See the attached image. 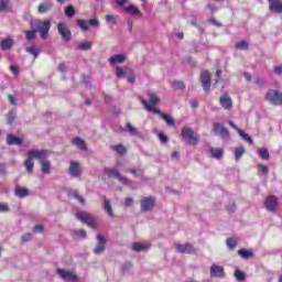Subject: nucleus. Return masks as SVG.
<instances>
[{
  "instance_id": "864d4df0",
  "label": "nucleus",
  "mask_w": 282,
  "mask_h": 282,
  "mask_svg": "<svg viewBox=\"0 0 282 282\" xmlns=\"http://www.w3.org/2000/svg\"><path fill=\"white\" fill-rule=\"evenodd\" d=\"M105 19H106V22L111 23L112 25H116V23H118V21L116 20V17L111 14H107Z\"/></svg>"
},
{
  "instance_id": "4be33fe9",
  "label": "nucleus",
  "mask_w": 282,
  "mask_h": 282,
  "mask_svg": "<svg viewBox=\"0 0 282 282\" xmlns=\"http://www.w3.org/2000/svg\"><path fill=\"white\" fill-rule=\"evenodd\" d=\"M269 10L275 14H282V2L279 0L271 1L269 4Z\"/></svg>"
},
{
  "instance_id": "680f3d73",
  "label": "nucleus",
  "mask_w": 282,
  "mask_h": 282,
  "mask_svg": "<svg viewBox=\"0 0 282 282\" xmlns=\"http://www.w3.org/2000/svg\"><path fill=\"white\" fill-rule=\"evenodd\" d=\"M209 23H212V25H216V28H221V22L217 21L216 19H210Z\"/></svg>"
},
{
  "instance_id": "c03bdc74",
  "label": "nucleus",
  "mask_w": 282,
  "mask_h": 282,
  "mask_svg": "<svg viewBox=\"0 0 282 282\" xmlns=\"http://www.w3.org/2000/svg\"><path fill=\"white\" fill-rule=\"evenodd\" d=\"M76 14V9H74V7L68 6L65 9V15L68 17V19L74 18V15Z\"/></svg>"
},
{
  "instance_id": "f03ea898",
  "label": "nucleus",
  "mask_w": 282,
  "mask_h": 282,
  "mask_svg": "<svg viewBox=\"0 0 282 282\" xmlns=\"http://www.w3.org/2000/svg\"><path fill=\"white\" fill-rule=\"evenodd\" d=\"M181 135L187 144H193L196 147V144L199 143V135L195 134V131L188 127H184L181 130Z\"/></svg>"
},
{
  "instance_id": "0e129e2a",
  "label": "nucleus",
  "mask_w": 282,
  "mask_h": 282,
  "mask_svg": "<svg viewBox=\"0 0 282 282\" xmlns=\"http://www.w3.org/2000/svg\"><path fill=\"white\" fill-rule=\"evenodd\" d=\"M78 191H70L68 192V197H74V199L78 198Z\"/></svg>"
},
{
  "instance_id": "5fc2aeb1",
  "label": "nucleus",
  "mask_w": 282,
  "mask_h": 282,
  "mask_svg": "<svg viewBox=\"0 0 282 282\" xmlns=\"http://www.w3.org/2000/svg\"><path fill=\"white\" fill-rule=\"evenodd\" d=\"M133 268V264L131 262H126L121 265V272H129Z\"/></svg>"
},
{
  "instance_id": "423d86ee",
  "label": "nucleus",
  "mask_w": 282,
  "mask_h": 282,
  "mask_svg": "<svg viewBox=\"0 0 282 282\" xmlns=\"http://www.w3.org/2000/svg\"><path fill=\"white\" fill-rule=\"evenodd\" d=\"M117 78H122L124 75L128 76V83L133 85L135 83V73H133V69L128 68L126 72L122 69V67L117 66L116 68Z\"/></svg>"
},
{
  "instance_id": "37998d69",
  "label": "nucleus",
  "mask_w": 282,
  "mask_h": 282,
  "mask_svg": "<svg viewBox=\"0 0 282 282\" xmlns=\"http://www.w3.org/2000/svg\"><path fill=\"white\" fill-rule=\"evenodd\" d=\"M246 153V148L243 147H239V148H236V151H235V158L237 161L241 160V155H243Z\"/></svg>"
},
{
  "instance_id": "de8ad7c7",
  "label": "nucleus",
  "mask_w": 282,
  "mask_h": 282,
  "mask_svg": "<svg viewBox=\"0 0 282 282\" xmlns=\"http://www.w3.org/2000/svg\"><path fill=\"white\" fill-rule=\"evenodd\" d=\"M226 243L229 250H235V248H237V240L235 238H227Z\"/></svg>"
},
{
  "instance_id": "a18cd8bd",
  "label": "nucleus",
  "mask_w": 282,
  "mask_h": 282,
  "mask_svg": "<svg viewBox=\"0 0 282 282\" xmlns=\"http://www.w3.org/2000/svg\"><path fill=\"white\" fill-rule=\"evenodd\" d=\"M73 235L79 239H85V237H87V231L85 229H77L73 231Z\"/></svg>"
},
{
  "instance_id": "e2e57ef3",
  "label": "nucleus",
  "mask_w": 282,
  "mask_h": 282,
  "mask_svg": "<svg viewBox=\"0 0 282 282\" xmlns=\"http://www.w3.org/2000/svg\"><path fill=\"white\" fill-rule=\"evenodd\" d=\"M33 232H43V225H35L33 227Z\"/></svg>"
},
{
  "instance_id": "9d476101",
  "label": "nucleus",
  "mask_w": 282,
  "mask_h": 282,
  "mask_svg": "<svg viewBox=\"0 0 282 282\" xmlns=\"http://www.w3.org/2000/svg\"><path fill=\"white\" fill-rule=\"evenodd\" d=\"M175 248H176V252H180L181 254H197V249H194L193 245L188 242L184 245L176 243Z\"/></svg>"
},
{
  "instance_id": "09e8293b",
  "label": "nucleus",
  "mask_w": 282,
  "mask_h": 282,
  "mask_svg": "<svg viewBox=\"0 0 282 282\" xmlns=\"http://www.w3.org/2000/svg\"><path fill=\"white\" fill-rule=\"evenodd\" d=\"M105 208L110 217H113V209L111 208V203L108 199L104 200Z\"/></svg>"
},
{
  "instance_id": "2eb2a0df",
  "label": "nucleus",
  "mask_w": 282,
  "mask_h": 282,
  "mask_svg": "<svg viewBox=\"0 0 282 282\" xmlns=\"http://www.w3.org/2000/svg\"><path fill=\"white\" fill-rule=\"evenodd\" d=\"M209 274L212 278L215 279H225L226 278V272H224V267L217 265V264H212L209 269Z\"/></svg>"
},
{
  "instance_id": "7c9ffc66",
  "label": "nucleus",
  "mask_w": 282,
  "mask_h": 282,
  "mask_svg": "<svg viewBox=\"0 0 282 282\" xmlns=\"http://www.w3.org/2000/svg\"><path fill=\"white\" fill-rule=\"evenodd\" d=\"M149 248H151V245H144L140 242H134L132 245V250H134V252H142L144 250H149Z\"/></svg>"
},
{
  "instance_id": "bb28decb",
  "label": "nucleus",
  "mask_w": 282,
  "mask_h": 282,
  "mask_svg": "<svg viewBox=\"0 0 282 282\" xmlns=\"http://www.w3.org/2000/svg\"><path fill=\"white\" fill-rule=\"evenodd\" d=\"M110 65H116L118 63H124L127 61V55L126 54H117L109 59Z\"/></svg>"
},
{
  "instance_id": "f704fd0d",
  "label": "nucleus",
  "mask_w": 282,
  "mask_h": 282,
  "mask_svg": "<svg viewBox=\"0 0 282 282\" xmlns=\"http://www.w3.org/2000/svg\"><path fill=\"white\" fill-rule=\"evenodd\" d=\"M91 45L93 43L89 41L82 42L77 44V50H79L80 52H89V50H91Z\"/></svg>"
},
{
  "instance_id": "7ed1b4c3",
  "label": "nucleus",
  "mask_w": 282,
  "mask_h": 282,
  "mask_svg": "<svg viewBox=\"0 0 282 282\" xmlns=\"http://www.w3.org/2000/svg\"><path fill=\"white\" fill-rule=\"evenodd\" d=\"M105 173H106V175H108V177H113L115 180H118L124 186H129V184H133V181H129V178H127V176H123L122 174H120V172H118L117 169L106 167Z\"/></svg>"
},
{
  "instance_id": "412c9836",
  "label": "nucleus",
  "mask_w": 282,
  "mask_h": 282,
  "mask_svg": "<svg viewBox=\"0 0 282 282\" xmlns=\"http://www.w3.org/2000/svg\"><path fill=\"white\" fill-rule=\"evenodd\" d=\"M141 104L143 105L144 109L147 111H150L151 113H156L161 118H162V115H164V112H162V110H160L159 108H155V107L149 105V101L145 99H141Z\"/></svg>"
},
{
  "instance_id": "6e6d98bb",
  "label": "nucleus",
  "mask_w": 282,
  "mask_h": 282,
  "mask_svg": "<svg viewBox=\"0 0 282 282\" xmlns=\"http://www.w3.org/2000/svg\"><path fill=\"white\" fill-rule=\"evenodd\" d=\"M159 140H160L161 144H166L169 142V137H166L164 133L160 132Z\"/></svg>"
},
{
  "instance_id": "c756f323",
  "label": "nucleus",
  "mask_w": 282,
  "mask_h": 282,
  "mask_svg": "<svg viewBox=\"0 0 282 282\" xmlns=\"http://www.w3.org/2000/svg\"><path fill=\"white\" fill-rule=\"evenodd\" d=\"M122 131H124L126 133H130V135H139V131L138 128L133 127L130 122H128L126 124L124 128H122Z\"/></svg>"
},
{
  "instance_id": "5701e85b",
  "label": "nucleus",
  "mask_w": 282,
  "mask_h": 282,
  "mask_svg": "<svg viewBox=\"0 0 282 282\" xmlns=\"http://www.w3.org/2000/svg\"><path fill=\"white\" fill-rule=\"evenodd\" d=\"M52 8H54V3L52 2V0H47L46 2H43L39 6L37 12L40 14H45V12H50Z\"/></svg>"
},
{
  "instance_id": "20e7f679",
  "label": "nucleus",
  "mask_w": 282,
  "mask_h": 282,
  "mask_svg": "<svg viewBox=\"0 0 282 282\" xmlns=\"http://www.w3.org/2000/svg\"><path fill=\"white\" fill-rule=\"evenodd\" d=\"M76 218L82 221V224H86L89 228L96 229V221L94 220V216L87 212H77Z\"/></svg>"
},
{
  "instance_id": "39448f33",
  "label": "nucleus",
  "mask_w": 282,
  "mask_h": 282,
  "mask_svg": "<svg viewBox=\"0 0 282 282\" xmlns=\"http://www.w3.org/2000/svg\"><path fill=\"white\" fill-rule=\"evenodd\" d=\"M77 25L80 28L83 32H89L90 28H100V21L98 19H90V20H77Z\"/></svg>"
},
{
  "instance_id": "1a4fd4ad",
  "label": "nucleus",
  "mask_w": 282,
  "mask_h": 282,
  "mask_svg": "<svg viewBox=\"0 0 282 282\" xmlns=\"http://www.w3.org/2000/svg\"><path fill=\"white\" fill-rule=\"evenodd\" d=\"M155 197L153 196H148V197H143L141 199V210L142 213H149L151 210H153V208H155Z\"/></svg>"
},
{
  "instance_id": "c85d7f7f",
  "label": "nucleus",
  "mask_w": 282,
  "mask_h": 282,
  "mask_svg": "<svg viewBox=\"0 0 282 282\" xmlns=\"http://www.w3.org/2000/svg\"><path fill=\"white\" fill-rule=\"evenodd\" d=\"M7 144H9V145L17 144L18 147H21L23 144V140L19 137L9 134L7 137Z\"/></svg>"
},
{
  "instance_id": "aec40b11",
  "label": "nucleus",
  "mask_w": 282,
  "mask_h": 282,
  "mask_svg": "<svg viewBox=\"0 0 282 282\" xmlns=\"http://www.w3.org/2000/svg\"><path fill=\"white\" fill-rule=\"evenodd\" d=\"M220 106L223 109L230 110L232 109V98L228 95H223L219 98Z\"/></svg>"
},
{
  "instance_id": "3c124183",
  "label": "nucleus",
  "mask_w": 282,
  "mask_h": 282,
  "mask_svg": "<svg viewBox=\"0 0 282 282\" xmlns=\"http://www.w3.org/2000/svg\"><path fill=\"white\" fill-rule=\"evenodd\" d=\"M172 87L174 89H181V90L186 89V85H184V82H173Z\"/></svg>"
},
{
  "instance_id": "a19ab883",
  "label": "nucleus",
  "mask_w": 282,
  "mask_h": 282,
  "mask_svg": "<svg viewBox=\"0 0 282 282\" xmlns=\"http://www.w3.org/2000/svg\"><path fill=\"white\" fill-rule=\"evenodd\" d=\"M250 47V43L246 40H241L236 43V50H248Z\"/></svg>"
},
{
  "instance_id": "f3484780",
  "label": "nucleus",
  "mask_w": 282,
  "mask_h": 282,
  "mask_svg": "<svg viewBox=\"0 0 282 282\" xmlns=\"http://www.w3.org/2000/svg\"><path fill=\"white\" fill-rule=\"evenodd\" d=\"M68 173L72 177H80V175H83V169H80V163L76 161H70Z\"/></svg>"
},
{
  "instance_id": "ea45409f",
  "label": "nucleus",
  "mask_w": 282,
  "mask_h": 282,
  "mask_svg": "<svg viewBox=\"0 0 282 282\" xmlns=\"http://www.w3.org/2000/svg\"><path fill=\"white\" fill-rule=\"evenodd\" d=\"M24 166L28 173H32V171H34V161L28 156V159L24 161Z\"/></svg>"
},
{
  "instance_id": "72a5a7b5",
  "label": "nucleus",
  "mask_w": 282,
  "mask_h": 282,
  "mask_svg": "<svg viewBox=\"0 0 282 282\" xmlns=\"http://www.w3.org/2000/svg\"><path fill=\"white\" fill-rule=\"evenodd\" d=\"M41 166L42 173H44L45 175H50L52 173V163H50V161H42Z\"/></svg>"
},
{
  "instance_id": "473e14b6",
  "label": "nucleus",
  "mask_w": 282,
  "mask_h": 282,
  "mask_svg": "<svg viewBox=\"0 0 282 282\" xmlns=\"http://www.w3.org/2000/svg\"><path fill=\"white\" fill-rule=\"evenodd\" d=\"M110 150L118 153V155H124V153H127V148H124L122 144L110 145Z\"/></svg>"
},
{
  "instance_id": "6ab92c4d",
  "label": "nucleus",
  "mask_w": 282,
  "mask_h": 282,
  "mask_svg": "<svg viewBox=\"0 0 282 282\" xmlns=\"http://www.w3.org/2000/svg\"><path fill=\"white\" fill-rule=\"evenodd\" d=\"M47 156V150H36V149H33V150H30L28 152V158L30 160H42V158H46Z\"/></svg>"
},
{
  "instance_id": "2f4dec72",
  "label": "nucleus",
  "mask_w": 282,
  "mask_h": 282,
  "mask_svg": "<svg viewBox=\"0 0 282 282\" xmlns=\"http://www.w3.org/2000/svg\"><path fill=\"white\" fill-rule=\"evenodd\" d=\"M238 254L242 259H252V257H254V252H252V250H248V249L238 250Z\"/></svg>"
},
{
  "instance_id": "bf43d9fd",
  "label": "nucleus",
  "mask_w": 282,
  "mask_h": 282,
  "mask_svg": "<svg viewBox=\"0 0 282 282\" xmlns=\"http://www.w3.org/2000/svg\"><path fill=\"white\" fill-rule=\"evenodd\" d=\"M21 241L22 243H28V241H32V235L31 234L23 235Z\"/></svg>"
},
{
  "instance_id": "8fccbe9b",
  "label": "nucleus",
  "mask_w": 282,
  "mask_h": 282,
  "mask_svg": "<svg viewBox=\"0 0 282 282\" xmlns=\"http://www.w3.org/2000/svg\"><path fill=\"white\" fill-rule=\"evenodd\" d=\"M234 275L236 276L237 281H239V282L246 281V273H243L239 270L235 271Z\"/></svg>"
},
{
  "instance_id": "49530a36",
  "label": "nucleus",
  "mask_w": 282,
  "mask_h": 282,
  "mask_svg": "<svg viewBox=\"0 0 282 282\" xmlns=\"http://www.w3.org/2000/svg\"><path fill=\"white\" fill-rule=\"evenodd\" d=\"M26 52L28 54H32L34 58H39V48H36L35 46H28Z\"/></svg>"
},
{
  "instance_id": "052dcab7",
  "label": "nucleus",
  "mask_w": 282,
  "mask_h": 282,
  "mask_svg": "<svg viewBox=\"0 0 282 282\" xmlns=\"http://www.w3.org/2000/svg\"><path fill=\"white\" fill-rule=\"evenodd\" d=\"M258 171H261V173H263V175H268V173H269L268 166H265L263 164L258 165Z\"/></svg>"
},
{
  "instance_id": "4c0bfd02",
  "label": "nucleus",
  "mask_w": 282,
  "mask_h": 282,
  "mask_svg": "<svg viewBox=\"0 0 282 282\" xmlns=\"http://www.w3.org/2000/svg\"><path fill=\"white\" fill-rule=\"evenodd\" d=\"M73 144H75V147H79V149H82L83 151H87V145H85V141L80 138H75L72 140Z\"/></svg>"
},
{
  "instance_id": "0eeeda50",
  "label": "nucleus",
  "mask_w": 282,
  "mask_h": 282,
  "mask_svg": "<svg viewBox=\"0 0 282 282\" xmlns=\"http://www.w3.org/2000/svg\"><path fill=\"white\" fill-rule=\"evenodd\" d=\"M264 208L269 213H276V208H279V198L274 195L268 196L264 200Z\"/></svg>"
},
{
  "instance_id": "13d9d810",
  "label": "nucleus",
  "mask_w": 282,
  "mask_h": 282,
  "mask_svg": "<svg viewBox=\"0 0 282 282\" xmlns=\"http://www.w3.org/2000/svg\"><path fill=\"white\" fill-rule=\"evenodd\" d=\"M15 118H17V115L14 113V111H10L8 113V124H12V122H14Z\"/></svg>"
},
{
  "instance_id": "79ce46f5",
  "label": "nucleus",
  "mask_w": 282,
  "mask_h": 282,
  "mask_svg": "<svg viewBox=\"0 0 282 282\" xmlns=\"http://www.w3.org/2000/svg\"><path fill=\"white\" fill-rule=\"evenodd\" d=\"M36 29H31V31H25V39L26 41H34L36 39Z\"/></svg>"
},
{
  "instance_id": "6e6552de",
  "label": "nucleus",
  "mask_w": 282,
  "mask_h": 282,
  "mask_svg": "<svg viewBox=\"0 0 282 282\" xmlns=\"http://www.w3.org/2000/svg\"><path fill=\"white\" fill-rule=\"evenodd\" d=\"M265 99L272 105H282V93L275 89H271L267 93Z\"/></svg>"
},
{
  "instance_id": "9b49d317",
  "label": "nucleus",
  "mask_w": 282,
  "mask_h": 282,
  "mask_svg": "<svg viewBox=\"0 0 282 282\" xmlns=\"http://www.w3.org/2000/svg\"><path fill=\"white\" fill-rule=\"evenodd\" d=\"M96 239L98 241V245L94 249L95 254H102L105 250H107V238L100 234H97Z\"/></svg>"
},
{
  "instance_id": "f257e3e1",
  "label": "nucleus",
  "mask_w": 282,
  "mask_h": 282,
  "mask_svg": "<svg viewBox=\"0 0 282 282\" xmlns=\"http://www.w3.org/2000/svg\"><path fill=\"white\" fill-rule=\"evenodd\" d=\"M31 30H35L40 33L41 39H47L50 34V29L52 28V22L50 20H30Z\"/></svg>"
},
{
  "instance_id": "58836bf2",
  "label": "nucleus",
  "mask_w": 282,
  "mask_h": 282,
  "mask_svg": "<svg viewBox=\"0 0 282 282\" xmlns=\"http://www.w3.org/2000/svg\"><path fill=\"white\" fill-rule=\"evenodd\" d=\"M160 104V97L153 93H149V102L148 105L153 106V105H159Z\"/></svg>"
},
{
  "instance_id": "e433bc0d",
  "label": "nucleus",
  "mask_w": 282,
  "mask_h": 282,
  "mask_svg": "<svg viewBox=\"0 0 282 282\" xmlns=\"http://www.w3.org/2000/svg\"><path fill=\"white\" fill-rule=\"evenodd\" d=\"M161 118L162 120H164V122H166L167 127H175V119H173V117L163 112V115H161Z\"/></svg>"
},
{
  "instance_id": "a211bd4d",
  "label": "nucleus",
  "mask_w": 282,
  "mask_h": 282,
  "mask_svg": "<svg viewBox=\"0 0 282 282\" xmlns=\"http://www.w3.org/2000/svg\"><path fill=\"white\" fill-rule=\"evenodd\" d=\"M57 274L64 279V281H78V275L65 270V269H57Z\"/></svg>"
},
{
  "instance_id": "69168bd1",
  "label": "nucleus",
  "mask_w": 282,
  "mask_h": 282,
  "mask_svg": "<svg viewBox=\"0 0 282 282\" xmlns=\"http://www.w3.org/2000/svg\"><path fill=\"white\" fill-rule=\"evenodd\" d=\"M10 70L12 72V74H14V76H17V74H19V67L11 65L10 66Z\"/></svg>"
},
{
  "instance_id": "603ef678",
  "label": "nucleus",
  "mask_w": 282,
  "mask_h": 282,
  "mask_svg": "<svg viewBox=\"0 0 282 282\" xmlns=\"http://www.w3.org/2000/svg\"><path fill=\"white\" fill-rule=\"evenodd\" d=\"M8 0H0V12H8Z\"/></svg>"
},
{
  "instance_id": "b1692460",
  "label": "nucleus",
  "mask_w": 282,
  "mask_h": 282,
  "mask_svg": "<svg viewBox=\"0 0 282 282\" xmlns=\"http://www.w3.org/2000/svg\"><path fill=\"white\" fill-rule=\"evenodd\" d=\"M209 155L214 160H221V158H224V149H221V148H210L209 149Z\"/></svg>"
},
{
  "instance_id": "774afa93",
  "label": "nucleus",
  "mask_w": 282,
  "mask_h": 282,
  "mask_svg": "<svg viewBox=\"0 0 282 282\" xmlns=\"http://www.w3.org/2000/svg\"><path fill=\"white\" fill-rule=\"evenodd\" d=\"M124 204L126 206H131L133 204V198L131 197L126 198Z\"/></svg>"
},
{
  "instance_id": "338daca9",
  "label": "nucleus",
  "mask_w": 282,
  "mask_h": 282,
  "mask_svg": "<svg viewBox=\"0 0 282 282\" xmlns=\"http://www.w3.org/2000/svg\"><path fill=\"white\" fill-rule=\"evenodd\" d=\"M274 74H278V75L282 74V64L280 66L274 67Z\"/></svg>"
},
{
  "instance_id": "f8f14e48",
  "label": "nucleus",
  "mask_w": 282,
  "mask_h": 282,
  "mask_svg": "<svg viewBox=\"0 0 282 282\" xmlns=\"http://www.w3.org/2000/svg\"><path fill=\"white\" fill-rule=\"evenodd\" d=\"M57 31L58 34L62 36L63 41H65V43H69L72 41V31H69V29L65 24L58 23Z\"/></svg>"
},
{
  "instance_id": "ddd939ff",
  "label": "nucleus",
  "mask_w": 282,
  "mask_h": 282,
  "mask_svg": "<svg viewBox=\"0 0 282 282\" xmlns=\"http://www.w3.org/2000/svg\"><path fill=\"white\" fill-rule=\"evenodd\" d=\"M228 124H229V127H231V129L237 131V133L240 135V138H242V140L248 142L249 144H254V140H252V137H250L243 130L239 129V127H237V124H235V122L228 121Z\"/></svg>"
},
{
  "instance_id": "cd10ccee",
  "label": "nucleus",
  "mask_w": 282,
  "mask_h": 282,
  "mask_svg": "<svg viewBox=\"0 0 282 282\" xmlns=\"http://www.w3.org/2000/svg\"><path fill=\"white\" fill-rule=\"evenodd\" d=\"M14 195L15 197H20V199H23L30 195V191L25 187H15Z\"/></svg>"
},
{
  "instance_id": "a878e982",
  "label": "nucleus",
  "mask_w": 282,
  "mask_h": 282,
  "mask_svg": "<svg viewBox=\"0 0 282 282\" xmlns=\"http://www.w3.org/2000/svg\"><path fill=\"white\" fill-rule=\"evenodd\" d=\"M124 12H128V14H131V17H142V11L135 4H130L124 8Z\"/></svg>"
},
{
  "instance_id": "393cba45",
  "label": "nucleus",
  "mask_w": 282,
  "mask_h": 282,
  "mask_svg": "<svg viewBox=\"0 0 282 282\" xmlns=\"http://www.w3.org/2000/svg\"><path fill=\"white\" fill-rule=\"evenodd\" d=\"M0 47L3 52H9V50H12V47H14V41L10 37H7L1 41Z\"/></svg>"
},
{
  "instance_id": "dca6fc26",
  "label": "nucleus",
  "mask_w": 282,
  "mask_h": 282,
  "mask_svg": "<svg viewBox=\"0 0 282 282\" xmlns=\"http://www.w3.org/2000/svg\"><path fill=\"white\" fill-rule=\"evenodd\" d=\"M213 131L215 135H220V138H228V135H230V132L227 130V128L219 122H215L213 124Z\"/></svg>"
},
{
  "instance_id": "4468645a",
  "label": "nucleus",
  "mask_w": 282,
  "mask_h": 282,
  "mask_svg": "<svg viewBox=\"0 0 282 282\" xmlns=\"http://www.w3.org/2000/svg\"><path fill=\"white\" fill-rule=\"evenodd\" d=\"M200 83L204 91H206V94H210V73L208 70H203L200 73Z\"/></svg>"
},
{
  "instance_id": "c9c22d12",
  "label": "nucleus",
  "mask_w": 282,
  "mask_h": 282,
  "mask_svg": "<svg viewBox=\"0 0 282 282\" xmlns=\"http://www.w3.org/2000/svg\"><path fill=\"white\" fill-rule=\"evenodd\" d=\"M258 155L261 158V160H270V152L267 148L258 149Z\"/></svg>"
},
{
  "instance_id": "4d7b16f0",
  "label": "nucleus",
  "mask_w": 282,
  "mask_h": 282,
  "mask_svg": "<svg viewBox=\"0 0 282 282\" xmlns=\"http://www.w3.org/2000/svg\"><path fill=\"white\" fill-rule=\"evenodd\" d=\"M10 212V206L7 203H0V213Z\"/></svg>"
}]
</instances>
